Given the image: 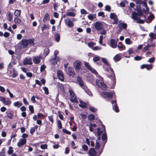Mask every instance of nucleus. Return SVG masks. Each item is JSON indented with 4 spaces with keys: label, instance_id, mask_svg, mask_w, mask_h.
<instances>
[{
    "label": "nucleus",
    "instance_id": "a19ab883",
    "mask_svg": "<svg viewBox=\"0 0 156 156\" xmlns=\"http://www.w3.org/2000/svg\"><path fill=\"white\" fill-rule=\"evenodd\" d=\"M50 19V16L48 14L46 13L44 18V21Z\"/></svg>",
    "mask_w": 156,
    "mask_h": 156
},
{
    "label": "nucleus",
    "instance_id": "aec40b11",
    "mask_svg": "<svg viewBox=\"0 0 156 156\" xmlns=\"http://www.w3.org/2000/svg\"><path fill=\"white\" fill-rule=\"evenodd\" d=\"M57 75L58 78L61 81H63L64 80V77L62 72L60 70L57 72Z\"/></svg>",
    "mask_w": 156,
    "mask_h": 156
},
{
    "label": "nucleus",
    "instance_id": "f3484780",
    "mask_svg": "<svg viewBox=\"0 0 156 156\" xmlns=\"http://www.w3.org/2000/svg\"><path fill=\"white\" fill-rule=\"evenodd\" d=\"M32 59L30 58H27L24 60L23 64L24 65H30L32 63Z\"/></svg>",
    "mask_w": 156,
    "mask_h": 156
},
{
    "label": "nucleus",
    "instance_id": "b1692460",
    "mask_svg": "<svg viewBox=\"0 0 156 156\" xmlns=\"http://www.w3.org/2000/svg\"><path fill=\"white\" fill-rule=\"evenodd\" d=\"M14 22L15 23L17 24H20L21 23H23L20 18L18 17H16L14 18Z\"/></svg>",
    "mask_w": 156,
    "mask_h": 156
},
{
    "label": "nucleus",
    "instance_id": "338daca9",
    "mask_svg": "<svg viewBox=\"0 0 156 156\" xmlns=\"http://www.w3.org/2000/svg\"><path fill=\"white\" fill-rule=\"evenodd\" d=\"M107 138L106 134L105 133H104L102 136V138L103 141L105 140Z\"/></svg>",
    "mask_w": 156,
    "mask_h": 156
},
{
    "label": "nucleus",
    "instance_id": "49530a36",
    "mask_svg": "<svg viewBox=\"0 0 156 156\" xmlns=\"http://www.w3.org/2000/svg\"><path fill=\"white\" fill-rule=\"evenodd\" d=\"M150 47V45H148L146 46L143 49V51L145 52L147 50H148V48Z\"/></svg>",
    "mask_w": 156,
    "mask_h": 156
},
{
    "label": "nucleus",
    "instance_id": "680f3d73",
    "mask_svg": "<svg viewBox=\"0 0 156 156\" xmlns=\"http://www.w3.org/2000/svg\"><path fill=\"white\" fill-rule=\"evenodd\" d=\"M35 97L34 96H33L31 98V101L32 102L34 103H36V100L35 99Z\"/></svg>",
    "mask_w": 156,
    "mask_h": 156
},
{
    "label": "nucleus",
    "instance_id": "7ed1b4c3",
    "mask_svg": "<svg viewBox=\"0 0 156 156\" xmlns=\"http://www.w3.org/2000/svg\"><path fill=\"white\" fill-rule=\"evenodd\" d=\"M21 44L23 46L26 48L28 46H30L34 45V40L33 39H23L21 41Z\"/></svg>",
    "mask_w": 156,
    "mask_h": 156
},
{
    "label": "nucleus",
    "instance_id": "a878e982",
    "mask_svg": "<svg viewBox=\"0 0 156 156\" xmlns=\"http://www.w3.org/2000/svg\"><path fill=\"white\" fill-rule=\"evenodd\" d=\"M79 101L80 104H79V106L80 107L82 108H85L87 106V103L81 100H80Z\"/></svg>",
    "mask_w": 156,
    "mask_h": 156
},
{
    "label": "nucleus",
    "instance_id": "0eeeda50",
    "mask_svg": "<svg viewBox=\"0 0 156 156\" xmlns=\"http://www.w3.org/2000/svg\"><path fill=\"white\" fill-rule=\"evenodd\" d=\"M132 18L135 20L137 21L138 22L140 23H143L144 21L141 20L139 17H140L141 14L138 15L136 12H133L132 13Z\"/></svg>",
    "mask_w": 156,
    "mask_h": 156
},
{
    "label": "nucleus",
    "instance_id": "6e6552de",
    "mask_svg": "<svg viewBox=\"0 0 156 156\" xmlns=\"http://www.w3.org/2000/svg\"><path fill=\"white\" fill-rule=\"evenodd\" d=\"M12 68V65L11 64H9V67L8 68V70L9 71L10 69H11L10 72L11 73H12V72H13V73H12L11 76H12L13 77H15L17 76V72L14 71V69Z\"/></svg>",
    "mask_w": 156,
    "mask_h": 156
},
{
    "label": "nucleus",
    "instance_id": "dca6fc26",
    "mask_svg": "<svg viewBox=\"0 0 156 156\" xmlns=\"http://www.w3.org/2000/svg\"><path fill=\"white\" fill-rule=\"evenodd\" d=\"M117 42L114 39H111L110 41L109 45L113 48H115L117 47Z\"/></svg>",
    "mask_w": 156,
    "mask_h": 156
},
{
    "label": "nucleus",
    "instance_id": "393cba45",
    "mask_svg": "<svg viewBox=\"0 0 156 156\" xmlns=\"http://www.w3.org/2000/svg\"><path fill=\"white\" fill-rule=\"evenodd\" d=\"M125 42L126 44L128 45H130L133 43V41L129 38H127L125 39Z\"/></svg>",
    "mask_w": 156,
    "mask_h": 156
},
{
    "label": "nucleus",
    "instance_id": "9b49d317",
    "mask_svg": "<svg viewBox=\"0 0 156 156\" xmlns=\"http://www.w3.org/2000/svg\"><path fill=\"white\" fill-rule=\"evenodd\" d=\"M58 51L57 50H55L54 51V55L55 58L54 59H52L50 60L51 62L53 64H55L57 63V62L56 61L53 62V60H58L59 59V58L57 56V55L58 53Z\"/></svg>",
    "mask_w": 156,
    "mask_h": 156
},
{
    "label": "nucleus",
    "instance_id": "2eb2a0df",
    "mask_svg": "<svg viewBox=\"0 0 156 156\" xmlns=\"http://www.w3.org/2000/svg\"><path fill=\"white\" fill-rule=\"evenodd\" d=\"M77 82L79 84L80 86L82 88L86 85L83 82L82 78L79 76L77 77Z\"/></svg>",
    "mask_w": 156,
    "mask_h": 156
},
{
    "label": "nucleus",
    "instance_id": "f8f14e48",
    "mask_svg": "<svg viewBox=\"0 0 156 156\" xmlns=\"http://www.w3.org/2000/svg\"><path fill=\"white\" fill-rule=\"evenodd\" d=\"M113 105V109L116 112H119V109L118 106L116 105V101L113 100L111 101Z\"/></svg>",
    "mask_w": 156,
    "mask_h": 156
},
{
    "label": "nucleus",
    "instance_id": "6e6d98bb",
    "mask_svg": "<svg viewBox=\"0 0 156 156\" xmlns=\"http://www.w3.org/2000/svg\"><path fill=\"white\" fill-rule=\"evenodd\" d=\"M148 18L151 22L152 19H154V15L153 14H151L148 17Z\"/></svg>",
    "mask_w": 156,
    "mask_h": 156
},
{
    "label": "nucleus",
    "instance_id": "37998d69",
    "mask_svg": "<svg viewBox=\"0 0 156 156\" xmlns=\"http://www.w3.org/2000/svg\"><path fill=\"white\" fill-rule=\"evenodd\" d=\"M11 103V101H10V100L8 99L6 101V99H5V102L4 103V104L5 105H10Z\"/></svg>",
    "mask_w": 156,
    "mask_h": 156
},
{
    "label": "nucleus",
    "instance_id": "e433bc0d",
    "mask_svg": "<svg viewBox=\"0 0 156 156\" xmlns=\"http://www.w3.org/2000/svg\"><path fill=\"white\" fill-rule=\"evenodd\" d=\"M96 16L95 14H90L88 15V18L90 20H93L94 18Z\"/></svg>",
    "mask_w": 156,
    "mask_h": 156
},
{
    "label": "nucleus",
    "instance_id": "09e8293b",
    "mask_svg": "<svg viewBox=\"0 0 156 156\" xmlns=\"http://www.w3.org/2000/svg\"><path fill=\"white\" fill-rule=\"evenodd\" d=\"M43 88L44 91L45 93L46 94H48L49 93L48 89L46 87H43Z\"/></svg>",
    "mask_w": 156,
    "mask_h": 156
},
{
    "label": "nucleus",
    "instance_id": "f03ea898",
    "mask_svg": "<svg viewBox=\"0 0 156 156\" xmlns=\"http://www.w3.org/2000/svg\"><path fill=\"white\" fill-rule=\"evenodd\" d=\"M101 59L103 62L105 64V65L104 66V70L108 72L111 73V75H108L109 77L113 81L115 80V78L114 72L112 69L109 66L107 59L106 58H101Z\"/></svg>",
    "mask_w": 156,
    "mask_h": 156
},
{
    "label": "nucleus",
    "instance_id": "6ab92c4d",
    "mask_svg": "<svg viewBox=\"0 0 156 156\" xmlns=\"http://www.w3.org/2000/svg\"><path fill=\"white\" fill-rule=\"evenodd\" d=\"M66 24L68 27H72L73 26V22L69 19H67L65 21Z\"/></svg>",
    "mask_w": 156,
    "mask_h": 156
},
{
    "label": "nucleus",
    "instance_id": "412c9836",
    "mask_svg": "<svg viewBox=\"0 0 156 156\" xmlns=\"http://www.w3.org/2000/svg\"><path fill=\"white\" fill-rule=\"evenodd\" d=\"M118 26L120 29H125L127 27V25L124 23H120V22H119Z\"/></svg>",
    "mask_w": 156,
    "mask_h": 156
},
{
    "label": "nucleus",
    "instance_id": "4d7b16f0",
    "mask_svg": "<svg viewBox=\"0 0 156 156\" xmlns=\"http://www.w3.org/2000/svg\"><path fill=\"white\" fill-rule=\"evenodd\" d=\"M155 60V58L154 57H153L149 58L148 60V62L150 63H152L154 62Z\"/></svg>",
    "mask_w": 156,
    "mask_h": 156
},
{
    "label": "nucleus",
    "instance_id": "72a5a7b5",
    "mask_svg": "<svg viewBox=\"0 0 156 156\" xmlns=\"http://www.w3.org/2000/svg\"><path fill=\"white\" fill-rule=\"evenodd\" d=\"M121 58L120 56L119 55H116L114 58V59L115 62L119 61Z\"/></svg>",
    "mask_w": 156,
    "mask_h": 156
},
{
    "label": "nucleus",
    "instance_id": "a211bd4d",
    "mask_svg": "<svg viewBox=\"0 0 156 156\" xmlns=\"http://www.w3.org/2000/svg\"><path fill=\"white\" fill-rule=\"evenodd\" d=\"M42 58V57L41 56H36L34 57L33 61L34 62L35 64H38L40 62V59Z\"/></svg>",
    "mask_w": 156,
    "mask_h": 156
},
{
    "label": "nucleus",
    "instance_id": "bf43d9fd",
    "mask_svg": "<svg viewBox=\"0 0 156 156\" xmlns=\"http://www.w3.org/2000/svg\"><path fill=\"white\" fill-rule=\"evenodd\" d=\"M41 148L42 149H46L47 148V145L46 144H42L41 146Z\"/></svg>",
    "mask_w": 156,
    "mask_h": 156
},
{
    "label": "nucleus",
    "instance_id": "423d86ee",
    "mask_svg": "<svg viewBox=\"0 0 156 156\" xmlns=\"http://www.w3.org/2000/svg\"><path fill=\"white\" fill-rule=\"evenodd\" d=\"M104 23L102 22H96L94 24V26L97 31L101 30L104 28Z\"/></svg>",
    "mask_w": 156,
    "mask_h": 156
},
{
    "label": "nucleus",
    "instance_id": "cd10ccee",
    "mask_svg": "<svg viewBox=\"0 0 156 156\" xmlns=\"http://www.w3.org/2000/svg\"><path fill=\"white\" fill-rule=\"evenodd\" d=\"M21 11L20 10H16L14 12V15L15 16L19 17L21 14Z\"/></svg>",
    "mask_w": 156,
    "mask_h": 156
},
{
    "label": "nucleus",
    "instance_id": "39448f33",
    "mask_svg": "<svg viewBox=\"0 0 156 156\" xmlns=\"http://www.w3.org/2000/svg\"><path fill=\"white\" fill-rule=\"evenodd\" d=\"M69 92L71 96V97L70 98V101L73 102L78 103V101L76 99V96H75V94L72 89L70 88L69 90Z\"/></svg>",
    "mask_w": 156,
    "mask_h": 156
},
{
    "label": "nucleus",
    "instance_id": "ea45409f",
    "mask_svg": "<svg viewBox=\"0 0 156 156\" xmlns=\"http://www.w3.org/2000/svg\"><path fill=\"white\" fill-rule=\"evenodd\" d=\"M150 37H151L150 40H151V41H152V40L155 38V37H154V34L152 33H151L150 34H149Z\"/></svg>",
    "mask_w": 156,
    "mask_h": 156
},
{
    "label": "nucleus",
    "instance_id": "7c9ffc66",
    "mask_svg": "<svg viewBox=\"0 0 156 156\" xmlns=\"http://www.w3.org/2000/svg\"><path fill=\"white\" fill-rule=\"evenodd\" d=\"M13 149V147H9V149L7 151V154H8L10 155L13 153L14 151Z\"/></svg>",
    "mask_w": 156,
    "mask_h": 156
},
{
    "label": "nucleus",
    "instance_id": "58836bf2",
    "mask_svg": "<svg viewBox=\"0 0 156 156\" xmlns=\"http://www.w3.org/2000/svg\"><path fill=\"white\" fill-rule=\"evenodd\" d=\"M95 44H96L95 43H94V42H88L87 44L88 46L89 47L91 48L93 47H92L93 46L95 45Z\"/></svg>",
    "mask_w": 156,
    "mask_h": 156
},
{
    "label": "nucleus",
    "instance_id": "9d476101",
    "mask_svg": "<svg viewBox=\"0 0 156 156\" xmlns=\"http://www.w3.org/2000/svg\"><path fill=\"white\" fill-rule=\"evenodd\" d=\"M67 74L70 76H73L74 75V72L73 69L70 67H68L66 71Z\"/></svg>",
    "mask_w": 156,
    "mask_h": 156
},
{
    "label": "nucleus",
    "instance_id": "f704fd0d",
    "mask_svg": "<svg viewBox=\"0 0 156 156\" xmlns=\"http://www.w3.org/2000/svg\"><path fill=\"white\" fill-rule=\"evenodd\" d=\"M144 6L146 8L145 12L146 14L148 13L149 11V8L147 7V4L146 2L143 3Z\"/></svg>",
    "mask_w": 156,
    "mask_h": 156
},
{
    "label": "nucleus",
    "instance_id": "864d4df0",
    "mask_svg": "<svg viewBox=\"0 0 156 156\" xmlns=\"http://www.w3.org/2000/svg\"><path fill=\"white\" fill-rule=\"evenodd\" d=\"M58 126L59 129L62 128V124L61 121L58 120Z\"/></svg>",
    "mask_w": 156,
    "mask_h": 156
},
{
    "label": "nucleus",
    "instance_id": "1a4fd4ad",
    "mask_svg": "<svg viewBox=\"0 0 156 156\" xmlns=\"http://www.w3.org/2000/svg\"><path fill=\"white\" fill-rule=\"evenodd\" d=\"M110 18L114 20L113 24H118V19L115 14L114 13H111L110 15Z\"/></svg>",
    "mask_w": 156,
    "mask_h": 156
},
{
    "label": "nucleus",
    "instance_id": "a18cd8bd",
    "mask_svg": "<svg viewBox=\"0 0 156 156\" xmlns=\"http://www.w3.org/2000/svg\"><path fill=\"white\" fill-rule=\"evenodd\" d=\"M127 52L129 54H133L134 52L132 48H129Z\"/></svg>",
    "mask_w": 156,
    "mask_h": 156
},
{
    "label": "nucleus",
    "instance_id": "603ef678",
    "mask_svg": "<svg viewBox=\"0 0 156 156\" xmlns=\"http://www.w3.org/2000/svg\"><path fill=\"white\" fill-rule=\"evenodd\" d=\"M89 110L90 111H91V112H95L96 111V109L94 107H92L91 106H90L89 107Z\"/></svg>",
    "mask_w": 156,
    "mask_h": 156
},
{
    "label": "nucleus",
    "instance_id": "4468645a",
    "mask_svg": "<svg viewBox=\"0 0 156 156\" xmlns=\"http://www.w3.org/2000/svg\"><path fill=\"white\" fill-rule=\"evenodd\" d=\"M27 142L26 140L25 139H20L17 144V146L20 147L24 145Z\"/></svg>",
    "mask_w": 156,
    "mask_h": 156
},
{
    "label": "nucleus",
    "instance_id": "5fc2aeb1",
    "mask_svg": "<svg viewBox=\"0 0 156 156\" xmlns=\"http://www.w3.org/2000/svg\"><path fill=\"white\" fill-rule=\"evenodd\" d=\"M80 12L82 14H86L88 13L87 11L84 9H82L81 10Z\"/></svg>",
    "mask_w": 156,
    "mask_h": 156
},
{
    "label": "nucleus",
    "instance_id": "4be33fe9",
    "mask_svg": "<svg viewBox=\"0 0 156 156\" xmlns=\"http://www.w3.org/2000/svg\"><path fill=\"white\" fill-rule=\"evenodd\" d=\"M87 80L89 81L92 83H93L94 82V80L93 76L91 75H88L87 77Z\"/></svg>",
    "mask_w": 156,
    "mask_h": 156
},
{
    "label": "nucleus",
    "instance_id": "f257e3e1",
    "mask_svg": "<svg viewBox=\"0 0 156 156\" xmlns=\"http://www.w3.org/2000/svg\"><path fill=\"white\" fill-rule=\"evenodd\" d=\"M84 65L88 70L95 74L96 77L98 78L96 80L97 85L100 87L102 90H106L107 89V87L103 82V78L98 74L97 71L94 69L92 68L91 66L89 65L88 63L85 62Z\"/></svg>",
    "mask_w": 156,
    "mask_h": 156
},
{
    "label": "nucleus",
    "instance_id": "774afa93",
    "mask_svg": "<svg viewBox=\"0 0 156 156\" xmlns=\"http://www.w3.org/2000/svg\"><path fill=\"white\" fill-rule=\"evenodd\" d=\"M35 129H34V128L33 127L31 128L30 131V133L32 135L33 134L34 132H35Z\"/></svg>",
    "mask_w": 156,
    "mask_h": 156
},
{
    "label": "nucleus",
    "instance_id": "79ce46f5",
    "mask_svg": "<svg viewBox=\"0 0 156 156\" xmlns=\"http://www.w3.org/2000/svg\"><path fill=\"white\" fill-rule=\"evenodd\" d=\"M146 68L148 70H150L152 68V67L151 65L146 64Z\"/></svg>",
    "mask_w": 156,
    "mask_h": 156
},
{
    "label": "nucleus",
    "instance_id": "13d9d810",
    "mask_svg": "<svg viewBox=\"0 0 156 156\" xmlns=\"http://www.w3.org/2000/svg\"><path fill=\"white\" fill-rule=\"evenodd\" d=\"M29 108L30 111L32 113H34V108L32 105H29Z\"/></svg>",
    "mask_w": 156,
    "mask_h": 156
},
{
    "label": "nucleus",
    "instance_id": "c03bdc74",
    "mask_svg": "<svg viewBox=\"0 0 156 156\" xmlns=\"http://www.w3.org/2000/svg\"><path fill=\"white\" fill-rule=\"evenodd\" d=\"M144 58V57H143L142 56H135V57H134V58L135 60H136V61H138V60H141L142 58Z\"/></svg>",
    "mask_w": 156,
    "mask_h": 156
},
{
    "label": "nucleus",
    "instance_id": "c85d7f7f",
    "mask_svg": "<svg viewBox=\"0 0 156 156\" xmlns=\"http://www.w3.org/2000/svg\"><path fill=\"white\" fill-rule=\"evenodd\" d=\"M13 15L11 12H8L7 19L9 21H11L13 18Z\"/></svg>",
    "mask_w": 156,
    "mask_h": 156
},
{
    "label": "nucleus",
    "instance_id": "3c124183",
    "mask_svg": "<svg viewBox=\"0 0 156 156\" xmlns=\"http://www.w3.org/2000/svg\"><path fill=\"white\" fill-rule=\"evenodd\" d=\"M82 148L85 151H86L88 150V147L85 144H84L82 146Z\"/></svg>",
    "mask_w": 156,
    "mask_h": 156
},
{
    "label": "nucleus",
    "instance_id": "20e7f679",
    "mask_svg": "<svg viewBox=\"0 0 156 156\" xmlns=\"http://www.w3.org/2000/svg\"><path fill=\"white\" fill-rule=\"evenodd\" d=\"M114 93V92L113 91L109 92H101L100 94L104 98H108L109 99H111L112 98Z\"/></svg>",
    "mask_w": 156,
    "mask_h": 156
},
{
    "label": "nucleus",
    "instance_id": "0e129e2a",
    "mask_svg": "<svg viewBox=\"0 0 156 156\" xmlns=\"http://www.w3.org/2000/svg\"><path fill=\"white\" fill-rule=\"evenodd\" d=\"M98 15L99 16H101L103 17H104V13L103 12H99L98 13Z\"/></svg>",
    "mask_w": 156,
    "mask_h": 156
},
{
    "label": "nucleus",
    "instance_id": "de8ad7c7",
    "mask_svg": "<svg viewBox=\"0 0 156 156\" xmlns=\"http://www.w3.org/2000/svg\"><path fill=\"white\" fill-rule=\"evenodd\" d=\"M92 49L94 51L100 50L101 49V48L99 46H95L92 48Z\"/></svg>",
    "mask_w": 156,
    "mask_h": 156
},
{
    "label": "nucleus",
    "instance_id": "473e14b6",
    "mask_svg": "<svg viewBox=\"0 0 156 156\" xmlns=\"http://www.w3.org/2000/svg\"><path fill=\"white\" fill-rule=\"evenodd\" d=\"M66 15L68 16H70L71 17H74L75 16V13L73 12H68L66 13Z\"/></svg>",
    "mask_w": 156,
    "mask_h": 156
},
{
    "label": "nucleus",
    "instance_id": "ddd939ff",
    "mask_svg": "<svg viewBox=\"0 0 156 156\" xmlns=\"http://www.w3.org/2000/svg\"><path fill=\"white\" fill-rule=\"evenodd\" d=\"M81 63L80 62L76 61L74 63V67L77 71H79L81 68Z\"/></svg>",
    "mask_w": 156,
    "mask_h": 156
},
{
    "label": "nucleus",
    "instance_id": "052dcab7",
    "mask_svg": "<svg viewBox=\"0 0 156 156\" xmlns=\"http://www.w3.org/2000/svg\"><path fill=\"white\" fill-rule=\"evenodd\" d=\"M48 28V27L46 25H44L43 27L42 28L41 30L42 31H44V30H46Z\"/></svg>",
    "mask_w": 156,
    "mask_h": 156
},
{
    "label": "nucleus",
    "instance_id": "2f4dec72",
    "mask_svg": "<svg viewBox=\"0 0 156 156\" xmlns=\"http://www.w3.org/2000/svg\"><path fill=\"white\" fill-rule=\"evenodd\" d=\"M88 119L90 121H92L94 119L95 116L94 115L90 114L88 116Z\"/></svg>",
    "mask_w": 156,
    "mask_h": 156
},
{
    "label": "nucleus",
    "instance_id": "c9c22d12",
    "mask_svg": "<svg viewBox=\"0 0 156 156\" xmlns=\"http://www.w3.org/2000/svg\"><path fill=\"white\" fill-rule=\"evenodd\" d=\"M55 39L56 41L59 42L60 39V35L58 34H56L55 35Z\"/></svg>",
    "mask_w": 156,
    "mask_h": 156
},
{
    "label": "nucleus",
    "instance_id": "69168bd1",
    "mask_svg": "<svg viewBox=\"0 0 156 156\" xmlns=\"http://www.w3.org/2000/svg\"><path fill=\"white\" fill-rule=\"evenodd\" d=\"M100 146V144L99 143L96 142V145L95 147L97 149H98L99 148Z\"/></svg>",
    "mask_w": 156,
    "mask_h": 156
},
{
    "label": "nucleus",
    "instance_id": "c756f323",
    "mask_svg": "<svg viewBox=\"0 0 156 156\" xmlns=\"http://www.w3.org/2000/svg\"><path fill=\"white\" fill-rule=\"evenodd\" d=\"M22 103L19 101L16 102L13 104V105L14 106L17 107L18 108H19L20 106H22Z\"/></svg>",
    "mask_w": 156,
    "mask_h": 156
},
{
    "label": "nucleus",
    "instance_id": "e2e57ef3",
    "mask_svg": "<svg viewBox=\"0 0 156 156\" xmlns=\"http://www.w3.org/2000/svg\"><path fill=\"white\" fill-rule=\"evenodd\" d=\"M105 9L108 11L110 12L111 10L110 7L109 5H106L105 6Z\"/></svg>",
    "mask_w": 156,
    "mask_h": 156
},
{
    "label": "nucleus",
    "instance_id": "5701e85b",
    "mask_svg": "<svg viewBox=\"0 0 156 156\" xmlns=\"http://www.w3.org/2000/svg\"><path fill=\"white\" fill-rule=\"evenodd\" d=\"M83 89L85 92L89 96H91L92 95V93L90 92V91L89 90V89H88L87 87L85 85L82 88Z\"/></svg>",
    "mask_w": 156,
    "mask_h": 156
},
{
    "label": "nucleus",
    "instance_id": "8fccbe9b",
    "mask_svg": "<svg viewBox=\"0 0 156 156\" xmlns=\"http://www.w3.org/2000/svg\"><path fill=\"white\" fill-rule=\"evenodd\" d=\"M62 132L64 133H66V134H69V135H70L71 134V132L68 131L67 130H66V129H62Z\"/></svg>",
    "mask_w": 156,
    "mask_h": 156
},
{
    "label": "nucleus",
    "instance_id": "bb28decb",
    "mask_svg": "<svg viewBox=\"0 0 156 156\" xmlns=\"http://www.w3.org/2000/svg\"><path fill=\"white\" fill-rule=\"evenodd\" d=\"M89 153L90 155L92 156H95L96 154L94 149V148H91L89 151Z\"/></svg>",
    "mask_w": 156,
    "mask_h": 156
},
{
    "label": "nucleus",
    "instance_id": "4c0bfd02",
    "mask_svg": "<svg viewBox=\"0 0 156 156\" xmlns=\"http://www.w3.org/2000/svg\"><path fill=\"white\" fill-rule=\"evenodd\" d=\"M100 57L98 55H96L93 58V61L94 62H96L100 60Z\"/></svg>",
    "mask_w": 156,
    "mask_h": 156
}]
</instances>
